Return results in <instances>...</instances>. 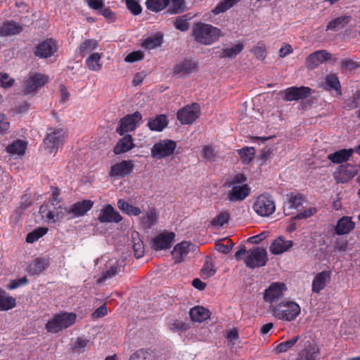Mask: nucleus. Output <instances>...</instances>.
Instances as JSON below:
<instances>
[{"label":"nucleus","mask_w":360,"mask_h":360,"mask_svg":"<svg viewBox=\"0 0 360 360\" xmlns=\"http://www.w3.org/2000/svg\"><path fill=\"white\" fill-rule=\"evenodd\" d=\"M221 34V30L211 25L201 22L193 25L192 34L195 40L200 44L209 45L216 41Z\"/></svg>","instance_id":"f257e3e1"},{"label":"nucleus","mask_w":360,"mask_h":360,"mask_svg":"<svg viewBox=\"0 0 360 360\" xmlns=\"http://www.w3.org/2000/svg\"><path fill=\"white\" fill-rule=\"evenodd\" d=\"M75 313L62 311L56 314L46 324V329L51 333H57L72 326L76 321Z\"/></svg>","instance_id":"f03ea898"},{"label":"nucleus","mask_w":360,"mask_h":360,"mask_svg":"<svg viewBox=\"0 0 360 360\" xmlns=\"http://www.w3.org/2000/svg\"><path fill=\"white\" fill-rule=\"evenodd\" d=\"M274 316L278 319L291 321L300 314V307L292 301L280 302L271 307Z\"/></svg>","instance_id":"7ed1b4c3"},{"label":"nucleus","mask_w":360,"mask_h":360,"mask_svg":"<svg viewBox=\"0 0 360 360\" xmlns=\"http://www.w3.org/2000/svg\"><path fill=\"white\" fill-rule=\"evenodd\" d=\"M248 256L244 262L247 267L254 269L266 264L267 252L264 248L257 247L247 252Z\"/></svg>","instance_id":"20e7f679"},{"label":"nucleus","mask_w":360,"mask_h":360,"mask_svg":"<svg viewBox=\"0 0 360 360\" xmlns=\"http://www.w3.org/2000/svg\"><path fill=\"white\" fill-rule=\"evenodd\" d=\"M176 148V142L170 139L160 140L151 148V156L155 159H162L172 155Z\"/></svg>","instance_id":"39448f33"},{"label":"nucleus","mask_w":360,"mask_h":360,"mask_svg":"<svg viewBox=\"0 0 360 360\" xmlns=\"http://www.w3.org/2000/svg\"><path fill=\"white\" fill-rule=\"evenodd\" d=\"M49 132L44 139V143L49 153L56 151L60 144L63 143L65 137V131L62 128L52 129L50 128Z\"/></svg>","instance_id":"423d86ee"},{"label":"nucleus","mask_w":360,"mask_h":360,"mask_svg":"<svg viewBox=\"0 0 360 360\" xmlns=\"http://www.w3.org/2000/svg\"><path fill=\"white\" fill-rule=\"evenodd\" d=\"M253 209L257 214L262 217H268L274 212L276 205L271 196L261 195L254 202Z\"/></svg>","instance_id":"0eeeda50"},{"label":"nucleus","mask_w":360,"mask_h":360,"mask_svg":"<svg viewBox=\"0 0 360 360\" xmlns=\"http://www.w3.org/2000/svg\"><path fill=\"white\" fill-rule=\"evenodd\" d=\"M94 205V202L91 200H83L77 202L68 207H64V213L66 214L68 219L84 216L89 211Z\"/></svg>","instance_id":"6e6552de"},{"label":"nucleus","mask_w":360,"mask_h":360,"mask_svg":"<svg viewBox=\"0 0 360 360\" xmlns=\"http://www.w3.org/2000/svg\"><path fill=\"white\" fill-rule=\"evenodd\" d=\"M200 112L199 105L193 103L179 110L176 117L182 124H190L198 118Z\"/></svg>","instance_id":"1a4fd4ad"},{"label":"nucleus","mask_w":360,"mask_h":360,"mask_svg":"<svg viewBox=\"0 0 360 360\" xmlns=\"http://www.w3.org/2000/svg\"><path fill=\"white\" fill-rule=\"evenodd\" d=\"M141 114L136 111L133 114L124 116L120 121V126L117 128V132L122 136L124 133L136 129L137 124L141 120Z\"/></svg>","instance_id":"9d476101"},{"label":"nucleus","mask_w":360,"mask_h":360,"mask_svg":"<svg viewBox=\"0 0 360 360\" xmlns=\"http://www.w3.org/2000/svg\"><path fill=\"white\" fill-rule=\"evenodd\" d=\"M357 174L356 165L347 163L338 167L333 173V177L337 183L345 184L353 179Z\"/></svg>","instance_id":"9b49d317"},{"label":"nucleus","mask_w":360,"mask_h":360,"mask_svg":"<svg viewBox=\"0 0 360 360\" xmlns=\"http://www.w3.org/2000/svg\"><path fill=\"white\" fill-rule=\"evenodd\" d=\"M287 290L285 285L283 283H272L264 292V300L266 302L272 304L278 301L283 295Z\"/></svg>","instance_id":"f8f14e48"},{"label":"nucleus","mask_w":360,"mask_h":360,"mask_svg":"<svg viewBox=\"0 0 360 360\" xmlns=\"http://www.w3.org/2000/svg\"><path fill=\"white\" fill-rule=\"evenodd\" d=\"M311 92V89L307 86H291L283 91V98L287 101H298L307 98Z\"/></svg>","instance_id":"ddd939ff"},{"label":"nucleus","mask_w":360,"mask_h":360,"mask_svg":"<svg viewBox=\"0 0 360 360\" xmlns=\"http://www.w3.org/2000/svg\"><path fill=\"white\" fill-rule=\"evenodd\" d=\"M57 50L56 41L53 39H47L42 41L35 47L34 53L40 58H47L53 56Z\"/></svg>","instance_id":"4468645a"},{"label":"nucleus","mask_w":360,"mask_h":360,"mask_svg":"<svg viewBox=\"0 0 360 360\" xmlns=\"http://www.w3.org/2000/svg\"><path fill=\"white\" fill-rule=\"evenodd\" d=\"M331 54L326 50H319L309 54L305 60V65L309 70L316 68L320 64L329 60Z\"/></svg>","instance_id":"2eb2a0df"},{"label":"nucleus","mask_w":360,"mask_h":360,"mask_svg":"<svg viewBox=\"0 0 360 360\" xmlns=\"http://www.w3.org/2000/svg\"><path fill=\"white\" fill-rule=\"evenodd\" d=\"M134 169L132 160H123L116 163L110 167L109 175L111 177H125L129 175Z\"/></svg>","instance_id":"dca6fc26"},{"label":"nucleus","mask_w":360,"mask_h":360,"mask_svg":"<svg viewBox=\"0 0 360 360\" xmlns=\"http://www.w3.org/2000/svg\"><path fill=\"white\" fill-rule=\"evenodd\" d=\"M98 219L101 223H119L122 220V217L112 205H107L101 210Z\"/></svg>","instance_id":"f3484780"},{"label":"nucleus","mask_w":360,"mask_h":360,"mask_svg":"<svg viewBox=\"0 0 360 360\" xmlns=\"http://www.w3.org/2000/svg\"><path fill=\"white\" fill-rule=\"evenodd\" d=\"M174 236L175 234L172 232L160 233L153 239L152 248L155 250L169 249Z\"/></svg>","instance_id":"a211bd4d"},{"label":"nucleus","mask_w":360,"mask_h":360,"mask_svg":"<svg viewBox=\"0 0 360 360\" xmlns=\"http://www.w3.org/2000/svg\"><path fill=\"white\" fill-rule=\"evenodd\" d=\"M48 82L45 75L36 73L30 76L25 82V93L31 94L35 92L39 88L44 86Z\"/></svg>","instance_id":"6ab92c4d"},{"label":"nucleus","mask_w":360,"mask_h":360,"mask_svg":"<svg viewBox=\"0 0 360 360\" xmlns=\"http://www.w3.org/2000/svg\"><path fill=\"white\" fill-rule=\"evenodd\" d=\"M231 187L227 193V199L231 202L242 201L249 195L250 192V188L247 184Z\"/></svg>","instance_id":"aec40b11"},{"label":"nucleus","mask_w":360,"mask_h":360,"mask_svg":"<svg viewBox=\"0 0 360 360\" xmlns=\"http://www.w3.org/2000/svg\"><path fill=\"white\" fill-rule=\"evenodd\" d=\"M330 274L329 271H323L317 274L312 281V291L319 293L326 287V283L330 281Z\"/></svg>","instance_id":"412c9836"},{"label":"nucleus","mask_w":360,"mask_h":360,"mask_svg":"<svg viewBox=\"0 0 360 360\" xmlns=\"http://www.w3.org/2000/svg\"><path fill=\"white\" fill-rule=\"evenodd\" d=\"M49 266V260L47 258L37 257L27 266V272L31 276L39 275Z\"/></svg>","instance_id":"4be33fe9"},{"label":"nucleus","mask_w":360,"mask_h":360,"mask_svg":"<svg viewBox=\"0 0 360 360\" xmlns=\"http://www.w3.org/2000/svg\"><path fill=\"white\" fill-rule=\"evenodd\" d=\"M197 69V63L191 60H184L176 64L174 68V73L181 76H186Z\"/></svg>","instance_id":"5701e85b"},{"label":"nucleus","mask_w":360,"mask_h":360,"mask_svg":"<svg viewBox=\"0 0 360 360\" xmlns=\"http://www.w3.org/2000/svg\"><path fill=\"white\" fill-rule=\"evenodd\" d=\"M124 266L117 261H110L106 265L105 269L103 271L102 277L99 279V282L110 279L118 274Z\"/></svg>","instance_id":"b1692460"},{"label":"nucleus","mask_w":360,"mask_h":360,"mask_svg":"<svg viewBox=\"0 0 360 360\" xmlns=\"http://www.w3.org/2000/svg\"><path fill=\"white\" fill-rule=\"evenodd\" d=\"M191 246L192 244L186 241H183L175 245L172 251V255L176 263L183 261L184 258L190 252Z\"/></svg>","instance_id":"393cba45"},{"label":"nucleus","mask_w":360,"mask_h":360,"mask_svg":"<svg viewBox=\"0 0 360 360\" xmlns=\"http://www.w3.org/2000/svg\"><path fill=\"white\" fill-rule=\"evenodd\" d=\"M132 136L127 134L121 138L113 148L115 155H120L128 152L134 147Z\"/></svg>","instance_id":"a878e982"},{"label":"nucleus","mask_w":360,"mask_h":360,"mask_svg":"<svg viewBox=\"0 0 360 360\" xmlns=\"http://www.w3.org/2000/svg\"><path fill=\"white\" fill-rule=\"evenodd\" d=\"M354 226L350 217H342L338 221L335 232L338 235L347 234L354 229Z\"/></svg>","instance_id":"bb28decb"},{"label":"nucleus","mask_w":360,"mask_h":360,"mask_svg":"<svg viewBox=\"0 0 360 360\" xmlns=\"http://www.w3.org/2000/svg\"><path fill=\"white\" fill-rule=\"evenodd\" d=\"M354 150L352 148L340 149L328 155V159L333 163L340 164L347 162L354 153Z\"/></svg>","instance_id":"cd10ccee"},{"label":"nucleus","mask_w":360,"mask_h":360,"mask_svg":"<svg viewBox=\"0 0 360 360\" xmlns=\"http://www.w3.org/2000/svg\"><path fill=\"white\" fill-rule=\"evenodd\" d=\"M191 319L195 322H202L210 318V311L201 306H196L190 309Z\"/></svg>","instance_id":"c85d7f7f"},{"label":"nucleus","mask_w":360,"mask_h":360,"mask_svg":"<svg viewBox=\"0 0 360 360\" xmlns=\"http://www.w3.org/2000/svg\"><path fill=\"white\" fill-rule=\"evenodd\" d=\"M292 246V240H285L278 238L270 246V251L274 255H279L288 250Z\"/></svg>","instance_id":"c756f323"},{"label":"nucleus","mask_w":360,"mask_h":360,"mask_svg":"<svg viewBox=\"0 0 360 360\" xmlns=\"http://www.w3.org/2000/svg\"><path fill=\"white\" fill-rule=\"evenodd\" d=\"M322 86L326 91L334 90L340 94L341 85L339 78L336 74L330 73L326 75L324 82L322 84Z\"/></svg>","instance_id":"7c9ffc66"},{"label":"nucleus","mask_w":360,"mask_h":360,"mask_svg":"<svg viewBox=\"0 0 360 360\" xmlns=\"http://www.w3.org/2000/svg\"><path fill=\"white\" fill-rule=\"evenodd\" d=\"M320 354L316 345H309L299 354L296 360H316Z\"/></svg>","instance_id":"2f4dec72"},{"label":"nucleus","mask_w":360,"mask_h":360,"mask_svg":"<svg viewBox=\"0 0 360 360\" xmlns=\"http://www.w3.org/2000/svg\"><path fill=\"white\" fill-rule=\"evenodd\" d=\"M244 49V46L242 43L235 44L231 47H227L222 49L219 51L218 57L220 58H236Z\"/></svg>","instance_id":"473e14b6"},{"label":"nucleus","mask_w":360,"mask_h":360,"mask_svg":"<svg viewBox=\"0 0 360 360\" xmlns=\"http://www.w3.org/2000/svg\"><path fill=\"white\" fill-rule=\"evenodd\" d=\"M158 221V214L155 209L148 211L146 215L139 218L140 224L145 229H151Z\"/></svg>","instance_id":"72a5a7b5"},{"label":"nucleus","mask_w":360,"mask_h":360,"mask_svg":"<svg viewBox=\"0 0 360 360\" xmlns=\"http://www.w3.org/2000/svg\"><path fill=\"white\" fill-rule=\"evenodd\" d=\"M168 124L167 116L165 115H158L155 118H151L148 122V126L151 131H161Z\"/></svg>","instance_id":"f704fd0d"},{"label":"nucleus","mask_w":360,"mask_h":360,"mask_svg":"<svg viewBox=\"0 0 360 360\" xmlns=\"http://www.w3.org/2000/svg\"><path fill=\"white\" fill-rule=\"evenodd\" d=\"M27 148V143L22 140H16L6 147V152L15 155H22Z\"/></svg>","instance_id":"c9c22d12"},{"label":"nucleus","mask_w":360,"mask_h":360,"mask_svg":"<svg viewBox=\"0 0 360 360\" xmlns=\"http://www.w3.org/2000/svg\"><path fill=\"white\" fill-rule=\"evenodd\" d=\"M302 202L303 198L302 196H291L283 207L285 214L290 215V214H292V212L288 211L290 210H296L297 211H299L300 207L302 205Z\"/></svg>","instance_id":"e433bc0d"},{"label":"nucleus","mask_w":360,"mask_h":360,"mask_svg":"<svg viewBox=\"0 0 360 360\" xmlns=\"http://www.w3.org/2000/svg\"><path fill=\"white\" fill-rule=\"evenodd\" d=\"M163 35L157 33L155 35L147 37L142 43V46L147 49H153L160 46L162 43Z\"/></svg>","instance_id":"4c0bfd02"},{"label":"nucleus","mask_w":360,"mask_h":360,"mask_svg":"<svg viewBox=\"0 0 360 360\" xmlns=\"http://www.w3.org/2000/svg\"><path fill=\"white\" fill-rule=\"evenodd\" d=\"M117 207L123 212L130 216H139L141 213L139 207L133 206L123 199L118 200Z\"/></svg>","instance_id":"58836bf2"},{"label":"nucleus","mask_w":360,"mask_h":360,"mask_svg":"<svg viewBox=\"0 0 360 360\" xmlns=\"http://www.w3.org/2000/svg\"><path fill=\"white\" fill-rule=\"evenodd\" d=\"M15 299L6 295L4 291H0V310L8 311L15 307Z\"/></svg>","instance_id":"ea45409f"},{"label":"nucleus","mask_w":360,"mask_h":360,"mask_svg":"<svg viewBox=\"0 0 360 360\" xmlns=\"http://www.w3.org/2000/svg\"><path fill=\"white\" fill-rule=\"evenodd\" d=\"M146 5L148 10L158 13L169 5V0H146Z\"/></svg>","instance_id":"a19ab883"},{"label":"nucleus","mask_w":360,"mask_h":360,"mask_svg":"<svg viewBox=\"0 0 360 360\" xmlns=\"http://www.w3.org/2000/svg\"><path fill=\"white\" fill-rule=\"evenodd\" d=\"M101 56L98 53H93L86 60V64L89 70L99 71L102 65L100 63Z\"/></svg>","instance_id":"79ce46f5"},{"label":"nucleus","mask_w":360,"mask_h":360,"mask_svg":"<svg viewBox=\"0 0 360 360\" xmlns=\"http://www.w3.org/2000/svg\"><path fill=\"white\" fill-rule=\"evenodd\" d=\"M1 31L4 35L8 36L20 33L22 31V27L15 22H6Z\"/></svg>","instance_id":"37998d69"},{"label":"nucleus","mask_w":360,"mask_h":360,"mask_svg":"<svg viewBox=\"0 0 360 360\" xmlns=\"http://www.w3.org/2000/svg\"><path fill=\"white\" fill-rule=\"evenodd\" d=\"M240 0H220L217 5L212 10V13L215 15L224 13L233 7Z\"/></svg>","instance_id":"c03bdc74"},{"label":"nucleus","mask_w":360,"mask_h":360,"mask_svg":"<svg viewBox=\"0 0 360 360\" xmlns=\"http://www.w3.org/2000/svg\"><path fill=\"white\" fill-rule=\"evenodd\" d=\"M98 46V42L95 39H86L84 41L78 50L79 54L82 56L90 53L93 50L96 49Z\"/></svg>","instance_id":"a18cd8bd"},{"label":"nucleus","mask_w":360,"mask_h":360,"mask_svg":"<svg viewBox=\"0 0 360 360\" xmlns=\"http://www.w3.org/2000/svg\"><path fill=\"white\" fill-rule=\"evenodd\" d=\"M212 262L209 258H206L204 265L200 271V276L203 279H207L214 275L216 270Z\"/></svg>","instance_id":"49530a36"},{"label":"nucleus","mask_w":360,"mask_h":360,"mask_svg":"<svg viewBox=\"0 0 360 360\" xmlns=\"http://www.w3.org/2000/svg\"><path fill=\"white\" fill-rule=\"evenodd\" d=\"M48 231V229L45 227L37 228L30 232L26 236V242L33 243L44 236Z\"/></svg>","instance_id":"de8ad7c7"},{"label":"nucleus","mask_w":360,"mask_h":360,"mask_svg":"<svg viewBox=\"0 0 360 360\" xmlns=\"http://www.w3.org/2000/svg\"><path fill=\"white\" fill-rule=\"evenodd\" d=\"M247 181V176L243 174H236L229 176L224 183L226 187L238 186V184H244Z\"/></svg>","instance_id":"09e8293b"},{"label":"nucleus","mask_w":360,"mask_h":360,"mask_svg":"<svg viewBox=\"0 0 360 360\" xmlns=\"http://www.w3.org/2000/svg\"><path fill=\"white\" fill-rule=\"evenodd\" d=\"M190 18H188L187 15L178 16L174 21V26L176 30L181 32H186L189 29V23L188 22Z\"/></svg>","instance_id":"8fccbe9b"},{"label":"nucleus","mask_w":360,"mask_h":360,"mask_svg":"<svg viewBox=\"0 0 360 360\" xmlns=\"http://www.w3.org/2000/svg\"><path fill=\"white\" fill-rule=\"evenodd\" d=\"M299 339H300V336L296 335L291 339H289L284 342H281L276 347L277 352L283 353V352H287L288 349L292 348L295 345V343L298 341Z\"/></svg>","instance_id":"3c124183"},{"label":"nucleus","mask_w":360,"mask_h":360,"mask_svg":"<svg viewBox=\"0 0 360 360\" xmlns=\"http://www.w3.org/2000/svg\"><path fill=\"white\" fill-rule=\"evenodd\" d=\"M255 148L253 147H246L238 150V153L244 163H249L254 158Z\"/></svg>","instance_id":"603ef678"},{"label":"nucleus","mask_w":360,"mask_h":360,"mask_svg":"<svg viewBox=\"0 0 360 360\" xmlns=\"http://www.w3.org/2000/svg\"><path fill=\"white\" fill-rule=\"evenodd\" d=\"M129 360H153L148 349H141L133 353Z\"/></svg>","instance_id":"864d4df0"},{"label":"nucleus","mask_w":360,"mask_h":360,"mask_svg":"<svg viewBox=\"0 0 360 360\" xmlns=\"http://www.w3.org/2000/svg\"><path fill=\"white\" fill-rule=\"evenodd\" d=\"M229 217L227 212H221L212 219L211 224L214 227H221L228 223Z\"/></svg>","instance_id":"5fc2aeb1"},{"label":"nucleus","mask_w":360,"mask_h":360,"mask_svg":"<svg viewBox=\"0 0 360 360\" xmlns=\"http://www.w3.org/2000/svg\"><path fill=\"white\" fill-rule=\"evenodd\" d=\"M216 152L214 148L210 145L202 147L201 151L202 157L207 161H214L216 158Z\"/></svg>","instance_id":"6e6d98bb"},{"label":"nucleus","mask_w":360,"mask_h":360,"mask_svg":"<svg viewBox=\"0 0 360 360\" xmlns=\"http://www.w3.org/2000/svg\"><path fill=\"white\" fill-rule=\"evenodd\" d=\"M89 343V340L79 337L76 339L72 346V350L77 353H82L85 351V348Z\"/></svg>","instance_id":"4d7b16f0"},{"label":"nucleus","mask_w":360,"mask_h":360,"mask_svg":"<svg viewBox=\"0 0 360 360\" xmlns=\"http://www.w3.org/2000/svg\"><path fill=\"white\" fill-rule=\"evenodd\" d=\"M344 21H345L344 18H342V17L337 18L328 22L326 30H330L335 31V32L338 31L340 29L343 28Z\"/></svg>","instance_id":"13d9d810"},{"label":"nucleus","mask_w":360,"mask_h":360,"mask_svg":"<svg viewBox=\"0 0 360 360\" xmlns=\"http://www.w3.org/2000/svg\"><path fill=\"white\" fill-rule=\"evenodd\" d=\"M170 3L171 5L168 8V12L171 14H176L182 11L184 0H169Z\"/></svg>","instance_id":"bf43d9fd"},{"label":"nucleus","mask_w":360,"mask_h":360,"mask_svg":"<svg viewBox=\"0 0 360 360\" xmlns=\"http://www.w3.org/2000/svg\"><path fill=\"white\" fill-rule=\"evenodd\" d=\"M127 8L135 15H139L142 8L136 0H126Z\"/></svg>","instance_id":"052dcab7"},{"label":"nucleus","mask_w":360,"mask_h":360,"mask_svg":"<svg viewBox=\"0 0 360 360\" xmlns=\"http://www.w3.org/2000/svg\"><path fill=\"white\" fill-rule=\"evenodd\" d=\"M341 67L342 70L352 71L359 67V65L354 60L349 58L341 60Z\"/></svg>","instance_id":"680f3d73"},{"label":"nucleus","mask_w":360,"mask_h":360,"mask_svg":"<svg viewBox=\"0 0 360 360\" xmlns=\"http://www.w3.org/2000/svg\"><path fill=\"white\" fill-rule=\"evenodd\" d=\"M10 127V123L5 115L0 113V135L8 132Z\"/></svg>","instance_id":"e2e57ef3"},{"label":"nucleus","mask_w":360,"mask_h":360,"mask_svg":"<svg viewBox=\"0 0 360 360\" xmlns=\"http://www.w3.org/2000/svg\"><path fill=\"white\" fill-rule=\"evenodd\" d=\"M28 283V280L26 276H23L18 279H15L11 281L9 285H8V288L9 290H14L18 288V287L25 285Z\"/></svg>","instance_id":"0e129e2a"},{"label":"nucleus","mask_w":360,"mask_h":360,"mask_svg":"<svg viewBox=\"0 0 360 360\" xmlns=\"http://www.w3.org/2000/svg\"><path fill=\"white\" fill-rule=\"evenodd\" d=\"M257 58L264 60L266 56V51L264 46H255L252 49Z\"/></svg>","instance_id":"69168bd1"},{"label":"nucleus","mask_w":360,"mask_h":360,"mask_svg":"<svg viewBox=\"0 0 360 360\" xmlns=\"http://www.w3.org/2000/svg\"><path fill=\"white\" fill-rule=\"evenodd\" d=\"M232 245H233L230 241H228L226 244L222 243H217L216 250L219 252L227 254L231 252Z\"/></svg>","instance_id":"338daca9"},{"label":"nucleus","mask_w":360,"mask_h":360,"mask_svg":"<svg viewBox=\"0 0 360 360\" xmlns=\"http://www.w3.org/2000/svg\"><path fill=\"white\" fill-rule=\"evenodd\" d=\"M143 55L140 51H134L130 53H129L126 58L125 61L129 63H134L138 60H140L143 58Z\"/></svg>","instance_id":"774afa93"}]
</instances>
